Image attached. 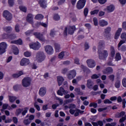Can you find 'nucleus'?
Instances as JSON below:
<instances>
[{
  "instance_id": "52",
  "label": "nucleus",
  "mask_w": 126,
  "mask_h": 126,
  "mask_svg": "<svg viewBox=\"0 0 126 126\" xmlns=\"http://www.w3.org/2000/svg\"><path fill=\"white\" fill-rule=\"evenodd\" d=\"M121 38L122 39H124V40H125V41H126V32H123L121 34Z\"/></svg>"
},
{
  "instance_id": "5",
  "label": "nucleus",
  "mask_w": 126,
  "mask_h": 126,
  "mask_svg": "<svg viewBox=\"0 0 126 126\" xmlns=\"http://www.w3.org/2000/svg\"><path fill=\"white\" fill-rule=\"evenodd\" d=\"M32 79L30 77H25L22 81V84L23 87H29L31 85Z\"/></svg>"
},
{
  "instance_id": "49",
  "label": "nucleus",
  "mask_w": 126,
  "mask_h": 126,
  "mask_svg": "<svg viewBox=\"0 0 126 126\" xmlns=\"http://www.w3.org/2000/svg\"><path fill=\"white\" fill-rule=\"evenodd\" d=\"M25 34L27 36H29V35H32V34H33V31L32 30L28 31L25 32Z\"/></svg>"
},
{
  "instance_id": "32",
  "label": "nucleus",
  "mask_w": 126,
  "mask_h": 126,
  "mask_svg": "<svg viewBox=\"0 0 126 126\" xmlns=\"http://www.w3.org/2000/svg\"><path fill=\"white\" fill-rule=\"evenodd\" d=\"M35 19H36L37 20H39L40 19H43L44 18V16L41 14H37L35 17Z\"/></svg>"
},
{
  "instance_id": "9",
  "label": "nucleus",
  "mask_w": 126,
  "mask_h": 126,
  "mask_svg": "<svg viewBox=\"0 0 126 126\" xmlns=\"http://www.w3.org/2000/svg\"><path fill=\"white\" fill-rule=\"evenodd\" d=\"M3 16L6 20L10 21L12 19V14L7 10H5L3 12Z\"/></svg>"
},
{
  "instance_id": "27",
  "label": "nucleus",
  "mask_w": 126,
  "mask_h": 126,
  "mask_svg": "<svg viewBox=\"0 0 126 126\" xmlns=\"http://www.w3.org/2000/svg\"><path fill=\"white\" fill-rule=\"evenodd\" d=\"M11 44H16L17 45H21L22 44V40L19 39L11 42Z\"/></svg>"
},
{
  "instance_id": "42",
  "label": "nucleus",
  "mask_w": 126,
  "mask_h": 126,
  "mask_svg": "<svg viewBox=\"0 0 126 126\" xmlns=\"http://www.w3.org/2000/svg\"><path fill=\"white\" fill-rule=\"evenodd\" d=\"M89 107H94V108H97L98 107V105L95 102H92L90 104Z\"/></svg>"
},
{
  "instance_id": "35",
  "label": "nucleus",
  "mask_w": 126,
  "mask_h": 126,
  "mask_svg": "<svg viewBox=\"0 0 126 126\" xmlns=\"http://www.w3.org/2000/svg\"><path fill=\"white\" fill-rule=\"evenodd\" d=\"M66 54V52H61L59 55H58L59 59H61V60L63 59V57H64V54Z\"/></svg>"
},
{
  "instance_id": "45",
  "label": "nucleus",
  "mask_w": 126,
  "mask_h": 126,
  "mask_svg": "<svg viewBox=\"0 0 126 126\" xmlns=\"http://www.w3.org/2000/svg\"><path fill=\"white\" fill-rule=\"evenodd\" d=\"M98 12H99V9H96L91 11L90 14L91 15H94V14H97Z\"/></svg>"
},
{
  "instance_id": "56",
  "label": "nucleus",
  "mask_w": 126,
  "mask_h": 126,
  "mask_svg": "<svg viewBox=\"0 0 126 126\" xmlns=\"http://www.w3.org/2000/svg\"><path fill=\"white\" fill-rule=\"evenodd\" d=\"M67 70H68V69H67V68H64L62 70V73H63V74H65L67 72Z\"/></svg>"
},
{
  "instance_id": "14",
  "label": "nucleus",
  "mask_w": 126,
  "mask_h": 126,
  "mask_svg": "<svg viewBox=\"0 0 126 126\" xmlns=\"http://www.w3.org/2000/svg\"><path fill=\"white\" fill-rule=\"evenodd\" d=\"M45 50L48 55H52L54 53V49L51 46L47 45L45 46Z\"/></svg>"
},
{
  "instance_id": "8",
  "label": "nucleus",
  "mask_w": 126,
  "mask_h": 126,
  "mask_svg": "<svg viewBox=\"0 0 126 126\" xmlns=\"http://www.w3.org/2000/svg\"><path fill=\"white\" fill-rule=\"evenodd\" d=\"M30 47L31 49H32V50H39L41 48V44L39 42L32 43L30 44Z\"/></svg>"
},
{
  "instance_id": "3",
  "label": "nucleus",
  "mask_w": 126,
  "mask_h": 126,
  "mask_svg": "<svg viewBox=\"0 0 126 126\" xmlns=\"http://www.w3.org/2000/svg\"><path fill=\"white\" fill-rule=\"evenodd\" d=\"M97 53L98 54V58L99 60H105L106 58H107L109 54L108 51L106 50H98Z\"/></svg>"
},
{
  "instance_id": "26",
  "label": "nucleus",
  "mask_w": 126,
  "mask_h": 126,
  "mask_svg": "<svg viewBox=\"0 0 126 126\" xmlns=\"http://www.w3.org/2000/svg\"><path fill=\"white\" fill-rule=\"evenodd\" d=\"M23 72H22V71H20L17 74H13L12 76L13 77H14V78H18V77L21 76V75H23Z\"/></svg>"
},
{
  "instance_id": "30",
  "label": "nucleus",
  "mask_w": 126,
  "mask_h": 126,
  "mask_svg": "<svg viewBox=\"0 0 126 126\" xmlns=\"http://www.w3.org/2000/svg\"><path fill=\"white\" fill-rule=\"evenodd\" d=\"M100 76H101V74H94L92 75L91 78L92 79H97L99 78Z\"/></svg>"
},
{
  "instance_id": "16",
  "label": "nucleus",
  "mask_w": 126,
  "mask_h": 126,
  "mask_svg": "<svg viewBox=\"0 0 126 126\" xmlns=\"http://www.w3.org/2000/svg\"><path fill=\"white\" fill-rule=\"evenodd\" d=\"M46 93H47V89L45 87L40 88L39 91V95L41 96V97H44L45 95H46Z\"/></svg>"
},
{
  "instance_id": "55",
  "label": "nucleus",
  "mask_w": 126,
  "mask_h": 126,
  "mask_svg": "<svg viewBox=\"0 0 126 126\" xmlns=\"http://www.w3.org/2000/svg\"><path fill=\"white\" fill-rule=\"evenodd\" d=\"M74 63L76 64H80V63H79V59L77 58H75Z\"/></svg>"
},
{
  "instance_id": "7",
  "label": "nucleus",
  "mask_w": 126,
  "mask_h": 126,
  "mask_svg": "<svg viewBox=\"0 0 126 126\" xmlns=\"http://www.w3.org/2000/svg\"><path fill=\"white\" fill-rule=\"evenodd\" d=\"M7 49V44L5 42L0 43V55H2L5 53V50Z\"/></svg>"
},
{
  "instance_id": "61",
  "label": "nucleus",
  "mask_w": 126,
  "mask_h": 126,
  "mask_svg": "<svg viewBox=\"0 0 126 126\" xmlns=\"http://www.w3.org/2000/svg\"><path fill=\"white\" fill-rule=\"evenodd\" d=\"M122 84L124 87H126V78H125L122 80Z\"/></svg>"
},
{
  "instance_id": "60",
  "label": "nucleus",
  "mask_w": 126,
  "mask_h": 126,
  "mask_svg": "<svg viewBox=\"0 0 126 126\" xmlns=\"http://www.w3.org/2000/svg\"><path fill=\"white\" fill-rule=\"evenodd\" d=\"M34 106L36 108V110L37 111H40V106H39L38 104H37V102H35L34 103Z\"/></svg>"
},
{
  "instance_id": "18",
  "label": "nucleus",
  "mask_w": 126,
  "mask_h": 126,
  "mask_svg": "<svg viewBox=\"0 0 126 126\" xmlns=\"http://www.w3.org/2000/svg\"><path fill=\"white\" fill-rule=\"evenodd\" d=\"M39 3L42 8H46L47 7V0H39Z\"/></svg>"
},
{
  "instance_id": "2",
  "label": "nucleus",
  "mask_w": 126,
  "mask_h": 126,
  "mask_svg": "<svg viewBox=\"0 0 126 126\" xmlns=\"http://www.w3.org/2000/svg\"><path fill=\"white\" fill-rule=\"evenodd\" d=\"M67 93H68V92L64 90V89H63V87H60V89L57 92V94L60 95V96H63L64 94V95H65L64 98L65 99H68V98L70 97V95L67 94Z\"/></svg>"
},
{
  "instance_id": "39",
  "label": "nucleus",
  "mask_w": 126,
  "mask_h": 126,
  "mask_svg": "<svg viewBox=\"0 0 126 126\" xmlns=\"http://www.w3.org/2000/svg\"><path fill=\"white\" fill-rule=\"evenodd\" d=\"M126 114V112H125V111H122L120 113H117V118H121V117H123L124 116H125Z\"/></svg>"
},
{
  "instance_id": "23",
  "label": "nucleus",
  "mask_w": 126,
  "mask_h": 126,
  "mask_svg": "<svg viewBox=\"0 0 126 126\" xmlns=\"http://www.w3.org/2000/svg\"><path fill=\"white\" fill-rule=\"evenodd\" d=\"M99 24L101 27H104V26H107L108 25V22L104 20H101L99 21Z\"/></svg>"
},
{
  "instance_id": "57",
  "label": "nucleus",
  "mask_w": 126,
  "mask_h": 126,
  "mask_svg": "<svg viewBox=\"0 0 126 126\" xmlns=\"http://www.w3.org/2000/svg\"><path fill=\"white\" fill-rule=\"evenodd\" d=\"M13 88L15 91H18V90L19 89V85L14 86Z\"/></svg>"
},
{
  "instance_id": "24",
  "label": "nucleus",
  "mask_w": 126,
  "mask_h": 126,
  "mask_svg": "<svg viewBox=\"0 0 126 126\" xmlns=\"http://www.w3.org/2000/svg\"><path fill=\"white\" fill-rule=\"evenodd\" d=\"M12 49L13 50L14 55H18L19 54V50L17 47H15V45H12Z\"/></svg>"
},
{
  "instance_id": "43",
  "label": "nucleus",
  "mask_w": 126,
  "mask_h": 126,
  "mask_svg": "<svg viewBox=\"0 0 126 126\" xmlns=\"http://www.w3.org/2000/svg\"><path fill=\"white\" fill-rule=\"evenodd\" d=\"M53 19H54V20H60V19H61V17L58 14H55L53 17Z\"/></svg>"
},
{
  "instance_id": "40",
  "label": "nucleus",
  "mask_w": 126,
  "mask_h": 126,
  "mask_svg": "<svg viewBox=\"0 0 126 126\" xmlns=\"http://www.w3.org/2000/svg\"><path fill=\"white\" fill-rule=\"evenodd\" d=\"M19 9H20V10H21L22 11H23L24 12H26L27 10V8H26V7L24 6H20Z\"/></svg>"
},
{
  "instance_id": "59",
  "label": "nucleus",
  "mask_w": 126,
  "mask_h": 126,
  "mask_svg": "<svg viewBox=\"0 0 126 126\" xmlns=\"http://www.w3.org/2000/svg\"><path fill=\"white\" fill-rule=\"evenodd\" d=\"M88 9L87 8H85L84 10V14L85 16H87V14H88Z\"/></svg>"
},
{
  "instance_id": "50",
  "label": "nucleus",
  "mask_w": 126,
  "mask_h": 126,
  "mask_svg": "<svg viewBox=\"0 0 126 126\" xmlns=\"http://www.w3.org/2000/svg\"><path fill=\"white\" fill-rule=\"evenodd\" d=\"M9 34H6V33H4L2 34V38L3 39H9Z\"/></svg>"
},
{
  "instance_id": "38",
  "label": "nucleus",
  "mask_w": 126,
  "mask_h": 126,
  "mask_svg": "<svg viewBox=\"0 0 126 126\" xmlns=\"http://www.w3.org/2000/svg\"><path fill=\"white\" fill-rule=\"evenodd\" d=\"M23 123L25 126H28V125H30V124H31V121L29 119H26L24 120Z\"/></svg>"
},
{
  "instance_id": "46",
  "label": "nucleus",
  "mask_w": 126,
  "mask_h": 126,
  "mask_svg": "<svg viewBox=\"0 0 126 126\" xmlns=\"http://www.w3.org/2000/svg\"><path fill=\"white\" fill-rule=\"evenodd\" d=\"M22 112V109H21L20 108L17 109L16 111V116H19V115H20V114H21Z\"/></svg>"
},
{
  "instance_id": "51",
  "label": "nucleus",
  "mask_w": 126,
  "mask_h": 126,
  "mask_svg": "<svg viewBox=\"0 0 126 126\" xmlns=\"http://www.w3.org/2000/svg\"><path fill=\"white\" fill-rule=\"evenodd\" d=\"M93 21H94V25H95V26H98V20L96 19V17L94 18Z\"/></svg>"
},
{
  "instance_id": "25",
  "label": "nucleus",
  "mask_w": 126,
  "mask_h": 126,
  "mask_svg": "<svg viewBox=\"0 0 126 126\" xmlns=\"http://www.w3.org/2000/svg\"><path fill=\"white\" fill-rule=\"evenodd\" d=\"M110 55L112 58H114L116 55V50H115V48L113 46L110 47Z\"/></svg>"
},
{
  "instance_id": "33",
  "label": "nucleus",
  "mask_w": 126,
  "mask_h": 126,
  "mask_svg": "<svg viewBox=\"0 0 126 126\" xmlns=\"http://www.w3.org/2000/svg\"><path fill=\"white\" fill-rule=\"evenodd\" d=\"M4 30L6 32V33H10L12 29L10 27H6L4 28Z\"/></svg>"
},
{
  "instance_id": "53",
  "label": "nucleus",
  "mask_w": 126,
  "mask_h": 126,
  "mask_svg": "<svg viewBox=\"0 0 126 126\" xmlns=\"http://www.w3.org/2000/svg\"><path fill=\"white\" fill-rule=\"evenodd\" d=\"M104 104H112V101L109 99H106L103 101Z\"/></svg>"
},
{
  "instance_id": "36",
  "label": "nucleus",
  "mask_w": 126,
  "mask_h": 126,
  "mask_svg": "<svg viewBox=\"0 0 126 126\" xmlns=\"http://www.w3.org/2000/svg\"><path fill=\"white\" fill-rule=\"evenodd\" d=\"M28 110H29V108L26 107L24 109L23 111L22 112V114L23 116H25L26 114L28 112Z\"/></svg>"
},
{
  "instance_id": "22",
  "label": "nucleus",
  "mask_w": 126,
  "mask_h": 126,
  "mask_svg": "<svg viewBox=\"0 0 126 126\" xmlns=\"http://www.w3.org/2000/svg\"><path fill=\"white\" fill-rule=\"evenodd\" d=\"M64 81V79L63 77L61 76H59L57 77V81L58 82L59 86H61L63 84V82Z\"/></svg>"
},
{
  "instance_id": "58",
  "label": "nucleus",
  "mask_w": 126,
  "mask_h": 126,
  "mask_svg": "<svg viewBox=\"0 0 126 126\" xmlns=\"http://www.w3.org/2000/svg\"><path fill=\"white\" fill-rule=\"evenodd\" d=\"M122 104H123V109H125V108H126V100L125 99V98H124L122 100Z\"/></svg>"
},
{
  "instance_id": "63",
  "label": "nucleus",
  "mask_w": 126,
  "mask_h": 126,
  "mask_svg": "<svg viewBox=\"0 0 126 126\" xmlns=\"http://www.w3.org/2000/svg\"><path fill=\"white\" fill-rule=\"evenodd\" d=\"M122 28L126 31V21L123 22L122 23Z\"/></svg>"
},
{
  "instance_id": "37",
  "label": "nucleus",
  "mask_w": 126,
  "mask_h": 126,
  "mask_svg": "<svg viewBox=\"0 0 126 126\" xmlns=\"http://www.w3.org/2000/svg\"><path fill=\"white\" fill-rule=\"evenodd\" d=\"M116 88H119L121 86V81L117 80L115 84Z\"/></svg>"
},
{
  "instance_id": "21",
  "label": "nucleus",
  "mask_w": 126,
  "mask_h": 126,
  "mask_svg": "<svg viewBox=\"0 0 126 126\" xmlns=\"http://www.w3.org/2000/svg\"><path fill=\"white\" fill-rule=\"evenodd\" d=\"M103 74H107V73H112L113 72V68L109 67L102 71Z\"/></svg>"
},
{
  "instance_id": "64",
  "label": "nucleus",
  "mask_w": 126,
  "mask_h": 126,
  "mask_svg": "<svg viewBox=\"0 0 126 126\" xmlns=\"http://www.w3.org/2000/svg\"><path fill=\"white\" fill-rule=\"evenodd\" d=\"M116 125H117V123L116 122H114V123H112L111 124H106V126H116Z\"/></svg>"
},
{
  "instance_id": "19",
  "label": "nucleus",
  "mask_w": 126,
  "mask_h": 126,
  "mask_svg": "<svg viewBox=\"0 0 126 126\" xmlns=\"http://www.w3.org/2000/svg\"><path fill=\"white\" fill-rule=\"evenodd\" d=\"M123 31V29L122 28H119L118 30L117 31L114 38L115 40H117V39H119V37H120V35H121V32Z\"/></svg>"
},
{
  "instance_id": "47",
  "label": "nucleus",
  "mask_w": 126,
  "mask_h": 126,
  "mask_svg": "<svg viewBox=\"0 0 126 126\" xmlns=\"http://www.w3.org/2000/svg\"><path fill=\"white\" fill-rule=\"evenodd\" d=\"M8 2L10 6H13L14 5V0H8Z\"/></svg>"
},
{
  "instance_id": "20",
  "label": "nucleus",
  "mask_w": 126,
  "mask_h": 126,
  "mask_svg": "<svg viewBox=\"0 0 126 126\" xmlns=\"http://www.w3.org/2000/svg\"><path fill=\"white\" fill-rule=\"evenodd\" d=\"M87 87L89 88V89H91L92 87H93V85H94V83L92 81V80L89 79L87 81Z\"/></svg>"
},
{
  "instance_id": "13",
  "label": "nucleus",
  "mask_w": 126,
  "mask_h": 126,
  "mask_svg": "<svg viewBox=\"0 0 126 126\" xmlns=\"http://www.w3.org/2000/svg\"><path fill=\"white\" fill-rule=\"evenodd\" d=\"M33 35L37 38L39 39L40 41H42V42H44L45 41V37L43 36V34L40 33V32H34Z\"/></svg>"
},
{
  "instance_id": "17",
  "label": "nucleus",
  "mask_w": 126,
  "mask_h": 126,
  "mask_svg": "<svg viewBox=\"0 0 126 126\" xmlns=\"http://www.w3.org/2000/svg\"><path fill=\"white\" fill-rule=\"evenodd\" d=\"M76 76V71L74 70H72L70 71L69 74L68 75V77L69 79H72Z\"/></svg>"
},
{
  "instance_id": "15",
  "label": "nucleus",
  "mask_w": 126,
  "mask_h": 126,
  "mask_svg": "<svg viewBox=\"0 0 126 126\" xmlns=\"http://www.w3.org/2000/svg\"><path fill=\"white\" fill-rule=\"evenodd\" d=\"M33 19H34V16L32 14H29L27 16V21L32 24L33 26V24H34V22L33 21Z\"/></svg>"
},
{
  "instance_id": "34",
  "label": "nucleus",
  "mask_w": 126,
  "mask_h": 126,
  "mask_svg": "<svg viewBox=\"0 0 126 126\" xmlns=\"http://www.w3.org/2000/svg\"><path fill=\"white\" fill-rule=\"evenodd\" d=\"M17 99V97L14 96H9V101L12 103L14 102L15 100Z\"/></svg>"
},
{
  "instance_id": "44",
  "label": "nucleus",
  "mask_w": 126,
  "mask_h": 126,
  "mask_svg": "<svg viewBox=\"0 0 126 126\" xmlns=\"http://www.w3.org/2000/svg\"><path fill=\"white\" fill-rule=\"evenodd\" d=\"M111 32V27H107L104 30V33L106 34H109Z\"/></svg>"
},
{
  "instance_id": "31",
  "label": "nucleus",
  "mask_w": 126,
  "mask_h": 126,
  "mask_svg": "<svg viewBox=\"0 0 126 126\" xmlns=\"http://www.w3.org/2000/svg\"><path fill=\"white\" fill-rule=\"evenodd\" d=\"M122 59V57H121V54L120 53H117L116 54L115 60L118 62V61H121Z\"/></svg>"
},
{
  "instance_id": "11",
  "label": "nucleus",
  "mask_w": 126,
  "mask_h": 126,
  "mask_svg": "<svg viewBox=\"0 0 126 126\" xmlns=\"http://www.w3.org/2000/svg\"><path fill=\"white\" fill-rule=\"evenodd\" d=\"M103 10L104 11H107V12H108L109 13L113 12V11L115 10V5L113 4H110L107 6L106 8H104Z\"/></svg>"
},
{
  "instance_id": "48",
  "label": "nucleus",
  "mask_w": 126,
  "mask_h": 126,
  "mask_svg": "<svg viewBox=\"0 0 126 126\" xmlns=\"http://www.w3.org/2000/svg\"><path fill=\"white\" fill-rule=\"evenodd\" d=\"M15 34H13L12 33L9 34V38L11 40H13V39H15L16 38Z\"/></svg>"
},
{
  "instance_id": "10",
  "label": "nucleus",
  "mask_w": 126,
  "mask_h": 126,
  "mask_svg": "<svg viewBox=\"0 0 126 126\" xmlns=\"http://www.w3.org/2000/svg\"><path fill=\"white\" fill-rule=\"evenodd\" d=\"M88 66L90 68H93L96 66V63L92 59H88L86 61Z\"/></svg>"
},
{
  "instance_id": "6",
  "label": "nucleus",
  "mask_w": 126,
  "mask_h": 126,
  "mask_svg": "<svg viewBox=\"0 0 126 126\" xmlns=\"http://www.w3.org/2000/svg\"><path fill=\"white\" fill-rule=\"evenodd\" d=\"M86 3V0H79L76 4V7L77 9H82L84 6H85V4Z\"/></svg>"
},
{
  "instance_id": "54",
  "label": "nucleus",
  "mask_w": 126,
  "mask_h": 126,
  "mask_svg": "<svg viewBox=\"0 0 126 126\" xmlns=\"http://www.w3.org/2000/svg\"><path fill=\"white\" fill-rule=\"evenodd\" d=\"M126 120V115H125L124 117H123L121 119H120L119 122L123 123Z\"/></svg>"
},
{
  "instance_id": "41",
  "label": "nucleus",
  "mask_w": 126,
  "mask_h": 126,
  "mask_svg": "<svg viewBox=\"0 0 126 126\" xmlns=\"http://www.w3.org/2000/svg\"><path fill=\"white\" fill-rule=\"evenodd\" d=\"M104 44H105V43L103 41H100L99 42V45L98 47V50H100V49H101V47H103V46H104Z\"/></svg>"
},
{
  "instance_id": "4",
  "label": "nucleus",
  "mask_w": 126,
  "mask_h": 126,
  "mask_svg": "<svg viewBox=\"0 0 126 126\" xmlns=\"http://www.w3.org/2000/svg\"><path fill=\"white\" fill-rule=\"evenodd\" d=\"M45 54L43 52H38L36 54L35 59L38 63H42L45 60Z\"/></svg>"
},
{
  "instance_id": "29",
  "label": "nucleus",
  "mask_w": 126,
  "mask_h": 126,
  "mask_svg": "<svg viewBox=\"0 0 126 126\" xmlns=\"http://www.w3.org/2000/svg\"><path fill=\"white\" fill-rule=\"evenodd\" d=\"M24 55L26 58H29L32 56V53L31 52L26 51L24 53Z\"/></svg>"
},
{
  "instance_id": "62",
  "label": "nucleus",
  "mask_w": 126,
  "mask_h": 126,
  "mask_svg": "<svg viewBox=\"0 0 126 126\" xmlns=\"http://www.w3.org/2000/svg\"><path fill=\"white\" fill-rule=\"evenodd\" d=\"M15 30L16 32H19L20 31V30L19 29V25H16L15 27Z\"/></svg>"
},
{
  "instance_id": "28",
  "label": "nucleus",
  "mask_w": 126,
  "mask_h": 126,
  "mask_svg": "<svg viewBox=\"0 0 126 126\" xmlns=\"http://www.w3.org/2000/svg\"><path fill=\"white\" fill-rule=\"evenodd\" d=\"M55 50L56 52H59L60 50H61V46L59 43H55L54 44Z\"/></svg>"
},
{
  "instance_id": "1",
  "label": "nucleus",
  "mask_w": 126,
  "mask_h": 126,
  "mask_svg": "<svg viewBox=\"0 0 126 126\" xmlns=\"http://www.w3.org/2000/svg\"><path fill=\"white\" fill-rule=\"evenodd\" d=\"M76 30V28L75 26H68L67 27L65 28V30L63 32V34L65 36L67 35V33L70 34V35H72L74 33V31Z\"/></svg>"
},
{
  "instance_id": "12",
  "label": "nucleus",
  "mask_w": 126,
  "mask_h": 126,
  "mask_svg": "<svg viewBox=\"0 0 126 126\" xmlns=\"http://www.w3.org/2000/svg\"><path fill=\"white\" fill-rule=\"evenodd\" d=\"M29 63H30V60L27 58L22 59L20 63L22 66H26V65H28Z\"/></svg>"
}]
</instances>
